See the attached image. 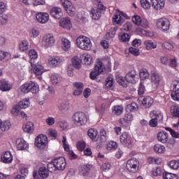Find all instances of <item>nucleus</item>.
I'll list each match as a JSON object with an SVG mask.
<instances>
[{
	"label": "nucleus",
	"instance_id": "nucleus-64",
	"mask_svg": "<svg viewBox=\"0 0 179 179\" xmlns=\"http://www.w3.org/2000/svg\"><path fill=\"white\" fill-rule=\"evenodd\" d=\"M45 122H46L47 125H49V127H51V126L54 125V124H55V119L52 117H48L46 119Z\"/></svg>",
	"mask_w": 179,
	"mask_h": 179
},
{
	"label": "nucleus",
	"instance_id": "nucleus-59",
	"mask_svg": "<svg viewBox=\"0 0 179 179\" xmlns=\"http://www.w3.org/2000/svg\"><path fill=\"white\" fill-rule=\"evenodd\" d=\"M138 26H141V27H143V29H148V27H149V22L148 21V20L142 18L140 22V25Z\"/></svg>",
	"mask_w": 179,
	"mask_h": 179
},
{
	"label": "nucleus",
	"instance_id": "nucleus-38",
	"mask_svg": "<svg viewBox=\"0 0 179 179\" xmlns=\"http://www.w3.org/2000/svg\"><path fill=\"white\" fill-rule=\"evenodd\" d=\"M28 55L30 58L29 62L31 65H33V64H34V59H37V58H38V55H37V52L36 51V50H31L29 52Z\"/></svg>",
	"mask_w": 179,
	"mask_h": 179
},
{
	"label": "nucleus",
	"instance_id": "nucleus-4",
	"mask_svg": "<svg viewBox=\"0 0 179 179\" xmlns=\"http://www.w3.org/2000/svg\"><path fill=\"white\" fill-rule=\"evenodd\" d=\"M151 120L149 124L152 127H157L158 121H163V114L160 112L153 110L150 113Z\"/></svg>",
	"mask_w": 179,
	"mask_h": 179
},
{
	"label": "nucleus",
	"instance_id": "nucleus-40",
	"mask_svg": "<svg viewBox=\"0 0 179 179\" xmlns=\"http://www.w3.org/2000/svg\"><path fill=\"white\" fill-rule=\"evenodd\" d=\"M154 150L155 153H164L166 152V147L162 144H155L154 145Z\"/></svg>",
	"mask_w": 179,
	"mask_h": 179
},
{
	"label": "nucleus",
	"instance_id": "nucleus-36",
	"mask_svg": "<svg viewBox=\"0 0 179 179\" xmlns=\"http://www.w3.org/2000/svg\"><path fill=\"white\" fill-rule=\"evenodd\" d=\"M62 46L64 51H69L71 50V41L68 38H62Z\"/></svg>",
	"mask_w": 179,
	"mask_h": 179
},
{
	"label": "nucleus",
	"instance_id": "nucleus-46",
	"mask_svg": "<svg viewBox=\"0 0 179 179\" xmlns=\"http://www.w3.org/2000/svg\"><path fill=\"white\" fill-rule=\"evenodd\" d=\"M123 111H124V108H122V106H115L113 108V113L114 114H116V115H121Z\"/></svg>",
	"mask_w": 179,
	"mask_h": 179
},
{
	"label": "nucleus",
	"instance_id": "nucleus-52",
	"mask_svg": "<svg viewBox=\"0 0 179 179\" xmlns=\"http://www.w3.org/2000/svg\"><path fill=\"white\" fill-rule=\"evenodd\" d=\"M92 55L87 54L84 57V63L85 65H92L93 64Z\"/></svg>",
	"mask_w": 179,
	"mask_h": 179
},
{
	"label": "nucleus",
	"instance_id": "nucleus-25",
	"mask_svg": "<svg viewBox=\"0 0 179 179\" xmlns=\"http://www.w3.org/2000/svg\"><path fill=\"white\" fill-rule=\"evenodd\" d=\"M157 139L162 143H167L169 142V134L166 131H160L157 134Z\"/></svg>",
	"mask_w": 179,
	"mask_h": 179
},
{
	"label": "nucleus",
	"instance_id": "nucleus-48",
	"mask_svg": "<svg viewBox=\"0 0 179 179\" xmlns=\"http://www.w3.org/2000/svg\"><path fill=\"white\" fill-rule=\"evenodd\" d=\"M20 51L24 52V51H27L29 50V41H23L19 45Z\"/></svg>",
	"mask_w": 179,
	"mask_h": 179
},
{
	"label": "nucleus",
	"instance_id": "nucleus-49",
	"mask_svg": "<svg viewBox=\"0 0 179 179\" xmlns=\"http://www.w3.org/2000/svg\"><path fill=\"white\" fill-rule=\"evenodd\" d=\"M113 22L114 24H119L121 26V24H122V17H121V15H115L113 17Z\"/></svg>",
	"mask_w": 179,
	"mask_h": 179
},
{
	"label": "nucleus",
	"instance_id": "nucleus-23",
	"mask_svg": "<svg viewBox=\"0 0 179 179\" xmlns=\"http://www.w3.org/2000/svg\"><path fill=\"white\" fill-rule=\"evenodd\" d=\"M31 66L32 68V71H34V73L36 75V76H40L41 75H43V73L44 72V68L43 66L40 64H31Z\"/></svg>",
	"mask_w": 179,
	"mask_h": 179
},
{
	"label": "nucleus",
	"instance_id": "nucleus-34",
	"mask_svg": "<svg viewBox=\"0 0 179 179\" xmlns=\"http://www.w3.org/2000/svg\"><path fill=\"white\" fill-rule=\"evenodd\" d=\"M73 66L76 68V69H80L82 68V60L79 58V57L76 56L72 59Z\"/></svg>",
	"mask_w": 179,
	"mask_h": 179
},
{
	"label": "nucleus",
	"instance_id": "nucleus-15",
	"mask_svg": "<svg viewBox=\"0 0 179 179\" xmlns=\"http://www.w3.org/2000/svg\"><path fill=\"white\" fill-rule=\"evenodd\" d=\"M36 19L38 23L45 24L50 20V15L47 13H38L36 15Z\"/></svg>",
	"mask_w": 179,
	"mask_h": 179
},
{
	"label": "nucleus",
	"instance_id": "nucleus-26",
	"mask_svg": "<svg viewBox=\"0 0 179 179\" xmlns=\"http://www.w3.org/2000/svg\"><path fill=\"white\" fill-rule=\"evenodd\" d=\"M153 104V99L150 96H145L143 99L141 106L143 108H149Z\"/></svg>",
	"mask_w": 179,
	"mask_h": 179
},
{
	"label": "nucleus",
	"instance_id": "nucleus-3",
	"mask_svg": "<svg viewBox=\"0 0 179 179\" xmlns=\"http://www.w3.org/2000/svg\"><path fill=\"white\" fill-rule=\"evenodd\" d=\"M20 90L22 93H24V94L29 93V92H31V93H33V94H36V93H38V84L31 81L22 85L20 87Z\"/></svg>",
	"mask_w": 179,
	"mask_h": 179
},
{
	"label": "nucleus",
	"instance_id": "nucleus-28",
	"mask_svg": "<svg viewBox=\"0 0 179 179\" xmlns=\"http://www.w3.org/2000/svg\"><path fill=\"white\" fill-rule=\"evenodd\" d=\"M60 3L64 9H66V12H68V10H72V9H76L72 2L69 0H60Z\"/></svg>",
	"mask_w": 179,
	"mask_h": 179
},
{
	"label": "nucleus",
	"instance_id": "nucleus-27",
	"mask_svg": "<svg viewBox=\"0 0 179 179\" xmlns=\"http://www.w3.org/2000/svg\"><path fill=\"white\" fill-rule=\"evenodd\" d=\"M13 160V156L10 152H6L3 156H1V162L6 164H9Z\"/></svg>",
	"mask_w": 179,
	"mask_h": 179
},
{
	"label": "nucleus",
	"instance_id": "nucleus-39",
	"mask_svg": "<svg viewBox=\"0 0 179 179\" xmlns=\"http://www.w3.org/2000/svg\"><path fill=\"white\" fill-rule=\"evenodd\" d=\"M87 134H88V136H90L92 141H97L98 133L96 129H89L87 131Z\"/></svg>",
	"mask_w": 179,
	"mask_h": 179
},
{
	"label": "nucleus",
	"instance_id": "nucleus-9",
	"mask_svg": "<svg viewBox=\"0 0 179 179\" xmlns=\"http://www.w3.org/2000/svg\"><path fill=\"white\" fill-rule=\"evenodd\" d=\"M55 44V38H54V36L52 34L45 35L43 38L42 45L45 48H48L50 47H52V45Z\"/></svg>",
	"mask_w": 179,
	"mask_h": 179
},
{
	"label": "nucleus",
	"instance_id": "nucleus-19",
	"mask_svg": "<svg viewBox=\"0 0 179 179\" xmlns=\"http://www.w3.org/2000/svg\"><path fill=\"white\" fill-rule=\"evenodd\" d=\"M12 87H13V85H12L9 81L6 80L0 81V90H1V92H9L12 90Z\"/></svg>",
	"mask_w": 179,
	"mask_h": 179
},
{
	"label": "nucleus",
	"instance_id": "nucleus-57",
	"mask_svg": "<svg viewBox=\"0 0 179 179\" xmlns=\"http://www.w3.org/2000/svg\"><path fill=\"white\" fill-rule=\"evenodd\" d=\"M117 30H118V27H117L110 28L109 32L108 33L109 37L111 38H114L115 34L117 33Z\"/></svg>",
	"mask_w": 179,
	"mask_h": 179
},
{
	"label": "nucleus",
	"instance_id": "nucleus-33",
	"mask_svg": "<svg viewBox=\"0 0 179 179\" xmlns=\"http://www.w3.org/2000/svg\"><path fill=\"white\" fill-rule=\"evenodd\" d=\"M144 45L146 50H155V48H157V43L153 42L152 40H145L144 41Z\"/></svg>",
	"mask_w": 179,
	"mask_h": 179
},
{
	"label": "nucleus",
	"instance_id": "nucleus-2",
	"mask_svg": "<svg viewBox=\"0 0 179 179\" xmlns=\"http://www.w3.org/2000/svg\"><path fill=\"white\" fill-rule=\"evenodd\" d=\"M76 44L78 48L85 51L92 50V41L85 36H80L76 39Z\"/></svg>",
	"mask_w": 179,
	"mask_h": 179
},
{
	"label": "nucleus",
	"instance_id": "nucleus-5",
	"mask_svg": "<svg viewBox=\"0 0 179 179\" xmlns=\"http://www.w3.org/2000/svg\"><path fill=\"white\" fill-rule=\"evenodd\" d=\"M106 71V66L101 62H98L95 65L94 71L90 73V78L92 80H96L100 73Z\"/></svg>",
	"mask_w": 179,
	"mask_h": 179
},
{
	"label": "nucleus",
	"instance_id": "nucleus-55",
	"mask_svg": "<svg viewBox=\"0 0 179 179\" xmlns=\"http://www.w3.org/2000/svg\"><path fill=\"white\" fill-rule=\"evenodd\" d=\"M100 141L101 142L107 141V132L104 129H101L100 131Z\"/></svg>",
	"mask_w": 179,
	"mask_h": 179
},
{
	"label": "nucleus",
	"instance_id": "nucleus-11",
	"mask_svg": "<svg viewBox=\"0 0 179 179\" xmlns=\"http://www.w3.org/2000/svg\"><path fill=\"white\" fill-rule=\"evenodd\" d=\"M157 27L162 30L167 31L170 29V20L167 18H161L157 22Z\"/></svg>",
	"mask_w": 179,
	"mask_h": 179
},
{
	"label": "nucleus",
	"instance_id": "nucleus-43",
	"mask_svg": "<svg viewBox=\"0 0 179 179\" xmlns=\"http://www.w3.org/2000/svg\"><path fill=\"white\" fill-rule=\"evenodd\" d=\"M171 114L173 117H175L176 118H179V107L173 105L171 107Z\"/></svg>",
	"mask_w": 179,
	"mask_h": 179
},
{
	"label": "nucleus",
	"instance_id": "nucleus-32",
	"mask_svg": "<svg viewBox=\"0 0 179 179\" xmlns=\"http://www.w3.org/2000/svg\"><path fill=\"white\" fill-rule=\"evenodd\" d=\"M22 129L24 132L31 134L34 131V124L31 122H28L26 124L22 126Z\"/></svg>",
	"mask_w": 179,
	"mask_h": 179
},
{
	"label": "nucleus",
	"instance_id": "nucleus-56",
	"mask_svg": "<svg viewBox=\"0 0 179 179\" xmlns=\"http://www.w3.org/2000/svg\"><path fill=\"white\" fill-rule=\"evenodd\" d=\"M141 5L143 9H150V2L148 0H141Z\"/></svg>",
	"mask_w": 179,
	"mask_h": 179
},
{
	"label": "nucleus",
	"instance_id": "nucleus-54",
	"mask_svg": "<svg viewBox=\"0 0 179 179\" xmlns=\"http://www.w3.org/2000/svg\"><path fill=\"white\" fill-rule=\"evenodd\" d=\"M8 23V16L5 14L0 15V26H4Z\"/></svg>",
	"mask_w": 179,
	"mask_h": 179
},
{
	"label": "nucleus",
	"instance_id": "nucleus-51",
	"mask_svg": "<svg viewBox=\"0 0 179 179\" xmlns=\"http://www.w3.org/2000/svg\"><path fill=\"white\" fill-rule=\"evenodd\" d=\"M134 120V115L131 113L126 114L122 119L125 124H129Z\"/></svg>",
	"mask_w": 179,
	"mask_h": 179
},
{
	"label": "nucleus",
	"instance_id": "nucleus-35",
	"mask_svg": "<svg viewBox=\"0 0 179 179\" xmlns=\"http://www.w3.org/2000/svg\"><path fill=\"white\" fill-rule=\"evenodd\" d=\"M140 75V79L141 80H146V79H149L150 77V74L149 73V71L146 69H142L140 70L139 72Z\"/></svg>",
	"mask_w": 179,
	"mask_h": 179
},
{
	"label": "nucleus",
	"instance_id": "nucleus-6",
	"mask_svg": "<svg viewBox=\"0 0 179 179\" xmlns=\"http://www.w3.org/2000/svg\"><path fill=\"white\" fill-rule=\"evenodd\" d=\"M120 143L126 146V148H132V144L134 143V139L129 134L124 132L120 136Z\"/></svg>",
	"mask_w": 179,
	"mask_h": 179
},
{
	"label": "nucleus",
	"instance_id": "nucleus-13",
	"mask_svg": "<svg viewBox=\"0 0 179 179\" xmlns=\"http://www.w3.org/2000/svg\"><path fill=\"white\" fill-rule=\"evenodd\" d=\"M50 15L54 19H61L64 16L62 8L59 7H53L50 10Z\"/></svg>",
	"mask_w": 179,
	"mask_h": 179
},
{
	"label": "nucleus",
	"instance_id": "nucleus-24",
	"mask_svg": "<svg viewBox=\"0 0 179 179\" xmlns=\"http://www.w3.org/2000/svg\"><path fill=\"white\" fill-rule=\"evenodd\" d=\"M64 62V59L61 57H51L49 59V64L52 66H58Z\"/></svg>",
	"mask_w": 179,
	"mask_h": 179
},
{
	"label": "nucleus",
	"instance_id": "nucleus-8",
	"mask_svg": "<svg viewBox=\"0 0 179 179\" xmlns=\"http://www.w3.org/2000/svg\"><path fill=\"white\" fill-rule=\"evenodd\" d=\"M47 136L44 134L38 135L35 139V146L38 149H45L47 146Z\"/></svg>",
	"mask_w": 179,
	"mask_h": 179
},
{
	"label": "nucleus",
	"instance_id": "nucleus-1",
	"mask_svg": "<svg viewBox=\"0 0 179 179\" xmlns=\"http://www.w3.org/2000/svg\"><path fill=\"white\" fill-rule=\"evenodd\" d=\"M88 120L89 118H87V115L83 112H77L72 116V121L77 127H83V125H86Z\"/></svg>",
	"mask_w": 179,
	"mask_h": 179
},
{
	"label": "nucleus",
	"instance_id": "nucleus-10",
	"mask_svg": "<svg viewBox=\"0 0 179 179\" xmlns=\"http://www.w3.org/2000/svg\"><path fill=\"white\" fill-rule=\"evenodd\" d=\"M38 176L37 173H34V179H45L48 178L50 176V172H48V169L45 166L40 167L38 169Z\"/></svg>",
	"mask_w": 179,
	"mask_h": 179
},
{
	"label": "nucleus",
	"instance_id": "nucleus-31",
	"mask_svg": "<svg viewBox=\"0 0 179 179\" xmlns=\"http://www.w3.org/2000/svg\"><path fill=\"white\" fill-rule=\"evenodd\" d=\"M116 80L117 83L120 85V86H122L123 87H128V83H129V82L128 81V79L127 78V77L117 76Z\"/></svg>",
	"mask_w": 179,
	"mask_h": 179
},
{
	"label": "nucleus",
	"instance_id": "nucleus-21",
	"mask_svg": "<svg viewBox=\"0 0 179 179\" xmlns=\"http://www.w3.org/2000/svg\"><path fill=\"white\" fill-rule=\"evenodd\" d=\"M154 9L161 10L166 5V0H151Z\"/></svg>",
	"mask_w": 179,
	"mask_h": 179
},
{
	"label": "nucleus",
	"instance_id": "nucleus-63",
	"mask_svg": "<svg viewBox=\"0 0 179 179\" xmlns=\"http://www.w3.org/2000/svg\"><path fill=\"white\" fill-rule=\"evenodd\" d=\"M85 148H86V144L85 141H79L77 143V148L80 150V152H83V150H85Z\"/></svg>",
	"mask_w": 179,
	"mask_h": 179
},
{
	"label": "nucleus",
	"instance_id": "nucleus-53",
	"mask_svg": "<svg viewBox=\"0 0 179 179\" xmlns=\"http://www.w3.org/2000/svg\"><path fill=\"white\" fill-rule=\"evenodd\" d=\"M20 108L18 106H15L12 110H11V113L13 114V115H14L15 117H17V115H20Z\"/></svg>",
	"mask_w": 179,
	"mask_h": 179
},
{
	"label": "nucleus",
	"instance_id": "nucleus-17",
	"mask_svg": "<svg viewBox=\"0 0 179 179\" xmlns=\"http://www.w3.org/2000/svg\"><path fill=\"white\" fill-rule=\"evenodd\" d=\"M54 162L57 170H65V167H66V161L64 157L57 158L54 159Z\"/></svg>",
	"mask_w": 179,
	"mask_h": 179
},
{
	"label": "nucleus",
	"instance_id": "nucleus-37",
	"mask_svg": "<svg viewBox=\"0 0 179 179\" xmlns=\"http://www.w3.org/2000/svg\"><path fill=\"white\" fill-rule=\"evenodd\" d=\"M91 15L94 20H99L101 17V9H92L91 10Z\"/></svg>",
	"mask_w": 179,
	"mask_h": 179
},
{
	"label": "nucleus",
	"instance_id": "nucleus-22",
	"mask_svg": "<svg viewBox=\"0 0 179 179\" xmlns=\"http://www.w3.org/2000/svg\"><path fill=\"white\" fill-rule=\"evenodd\" d=\"M16 145L18 150H26L29 148V143L22 138L17 139Z\"/></svg>",
	"mask_w": 179,
	"mask_h": 179
},
{
	"label": "nucleus",
	"instance_id": "nucleus-44",
	"mask_svg": "<svg viewBox=\"0 0 179 179\" xmlns=\"http://www.w3.org/2000/svg\"><path fill=\"white\" fill-rule=\"evenodd\" d=\"M118 148V144L115 141H109L106 144L107 150H115Z\"/></svg>",
	"mask_w": 179,
	"mask_h": 179
},
{
	"label": "nucleus",
	"instance_id": "nucleus-60",
	"mask_svg": "<svg viewBox=\"0 0 179 179\" xmlns=\"http://www.w3.org/2000/svg\"><path fill=\"white\" fill-rule=\"evenodd\" d=\"M141 20L142 18H141L139 15H135L132 17V22L134 24H136V26H139L141 24Z\"/></svg>",
	"mask_w": 179,
	"mask_h": 179
},
{
	"label": "nucleus",
	"instance_id": "nucleus-45",
	"mask_svg": "<svg viewBox=\"0 0 179 179\" xmlns=\"http://www.w3.org/2000/svg\"><path fill=\"white\" fill-rule=\"evenodd\" d=\"M169 166L172 170H178L179 169V160H172L169 162Z\"/></svg>",
	"mask_w": 179,
	"mask_h": 179
},
{
	"label": "nucleus",
	"instance_id": "nucleus-50",
	"mask_svg": "<svg viewBox=\"0 0 179 179\" xmlns=\"http://www.w3.org/2000/svg\"><path fill=\"white\" fill-rule=\"evenodd\" d=\"M48 170L49 173H55V171H57V166H55V161L48 164Z\"/></svg>",
	"mask_w": 179,
	"mask_h": 179
},
{
	"label": "nucleus",
	"instance_id": "nucleus-61",
	"mask_svg": "<svg viewBox=\"0 0 179 179\" xmlns=\"http://www.w3.org/2000/svg\"><path fill=\"white\" fill-rule=\"evenodd\" d=\"M129 38H131V37L129 36V34L127 33H123L120 36V40L124 43H127V41H129Z\"/></svg>",
	"mask_w": 179,
	"mask_h": 179
},
{
	"label": "nucleus",
	"instance_id": "nucleus-7",
	"mask_svg": "<svg viewBox=\"0 0 179 179\" xmlns=\"http://www.w3.org/2000/svg\"><path fill=\"white\" fill-rule=\"evenodd\" d=\"M139 167V161L136 158H133L127 161L126 164V169L130 173H136L138 168Z\"/></svg>",
	"mask_w": 179,
	"mask_h": 179
},
{
	"label": "nucleus",
	"instance_id": "nucleus-29",
	"mask_svg": "<svg viewBox=\"0 0 179 179\" xmlns=\"http://www.w3.org/2000/svg\"><path fill=\"white\" fill-rule=\"evenodd\" d=\"M12 124L9 120L3 121L0 120V132L8 131L10 129Z\"/></svg>",
	"mask_w": 179,
	"mask_h": 179
},
{
	"label": "nucleus",
	"instance_id": "nucleus-18",
	"mask_svg": "<svg viewBox=\"0 0 179 179\" xmlns=\"http://www.w3.org/2000/svg\"><path fill=\"white\" fill-rule=\"evenodd\" d=\"M136 76H138V73L135 70H131L126 75L129 83H132L133 85L136 83L138 80Z\"/></svg>",
	"mask_w": 179,
	"mask_h": 179
},
{
	"label": "nucleus",
	"instance_id": "nucleus-42",
	"mask_svg": "<svg viewBox=\"0 0 179 179\" xmlns=\"http://www.w3.org/2000/svg\"><path fill=\"white\" fill-rule=\"evenodd\" d=\"M50 81H51V83L55 86L58 85L59 82H61V78L58 74H52L50 77Z\"/></svg>",
	"mask_w": 179,
	"mask_h": 179
},
{
	"label": "nucleus",
	"instance_id": "nucleus-16",
	"mask_svg": "<svg viewBox=\"0 0 179 179\" xmlns=\"http://www.w3.org/2000/svg\"><path fill=\"white\" fill-rule=\"evenodd\" d=\"M57 107L60 113H62V114L68 113L69 111V108H71L69 101H62L59 102Z\"/></svg>",
	"mask_w": 179,
	"mask_h": 179
},
{
	"label": "nucleus",
	"instance_id": "nucleus-41",
	"mask_svg": "<svg viewBox=\"0 0 179 179\" xmlns=\"http://www.w3.org/2000/svg\"><path fill=\"white\" fill-rule=\"evenodd\" d=\"M138 108L139 106L137 105V103L135 102H132L131 104L127 105L126 110L132 113L134 111H138Z\"/></svg>",
	"mask_w": 179,
	"mask_h": 179
},
{
	"label": "nucleus",
	"instance_id": "nucleus-14",
	"mask_svg": "<svg viewBox=\"0 0 179 179\" xmlns=\"http://www.w3.org/2000/svg\"><path fill=\"white\" fill-rule=\"evenodd\" d=\"M162 80V78H160V76L159 73L156 72H152L151 73V84L153 87V89H156L159 87V85H160V81Z\"/></svg>",
	"mask_w": 179,
	"mask_h": 179
},
{
	"label": "nucleus",
	"instance_id": "nucleus-47",
	"mask_svg": "<svg viewBox=\"0 0 179 179\" xmlns=\"http://www.w3.org/2000/svg\"><path fill=\"white\" fill-rule=\"evenodd\" d=\"M30 106V102L29 101V99H23L20 101L18 103V106L20 108H27Z\"/></svg>",
	"mask_w": 179,
	"mask_h": 179
},
{
	"label": "nucleus",
	"instance_id": "nucleus-30",
	"mask_svg": "<svg viewBox=\"0 0 179 179\" xmlns=\"http://www.w3.org/2000/svg\"><path fill=\"white\" fill-rule=\"evenodd\" d=\"M92 169V165L85 164L83 165L79 169V173L81 176H87L90 173V169Z\"/></svg>",
	"mask_w": 179,
	"mask_h": 179
},
{
	"label": "nucleus",
	"instance_id": "nucleus-58",
	"mask_svg": "<svg viewBox=\"0 0 179 179\" xmlns=\"http://www.w3.org/2000/svg\"><path fill=\"white\" fill-rule=\"evenodd\" d=\"M111 169V164L108 162H105L101 166V170L102 171H108Z\"/></svg>",
	"mask_w": 179,
	"mask_h": 179
},
{
	"label": "nucleus",
	"instance_id": "nucleus-20",
	"mask_svg": "<svg viewBox=\"0 0 179 179\" xmlns=\"http://www.w3.org/2000/svg\"><path fill=\"white\" fill-rule=\"evenodd\" d=\"M59 24L63 29L69 30L72 27V23H71V19L69 17H63L59 21Z\"/></svg>",
	"mask_w": 179,
	"mask_h": 179
},
{
	"label": "nucleus",
	"instance_id": "nucleus-12",
	"mask_svg": "<svg viewBox=\"0 0 179 179\" xmlns=\"http://www.w3.org/2000/svg\"><path fill=\"white\" fill-rule=\"evenodd\" d=\"M173 92L171 94V97L175 101H179V81L175 80L172 84Z\"/></svg>",
	"mask_w": 179,
	"mask_h": 179
},
{
	"label": "nucleus",
	"instance_id": "nucleus-62",
	"mask_svg": "<svg viewBox=\"0 0 179 179\" xmlns=\"http://www.w3.org/2000/svg\"><path fill=\"white\" fill-rule=\"evenodd\" d=\"M166 131H169L171 135V136H173V138H177L178 139H179V134L176 132L174 130H173L170 127H166Z\"/></svg>",
	"mask_w": 179,
	"mask_h": 179
}]
</instances>
